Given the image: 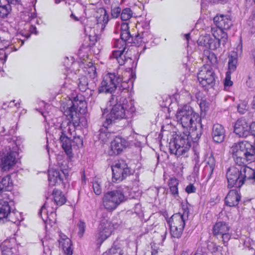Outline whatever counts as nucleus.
<instances>
[{
    "instance_id": "13d9d810",
    "label": "nucleus",
    "mask_w": 255,
    "mask_h": 255,
    "mask_svg": "<svg viewBox=\"0 0 255 255\" xmlns=\"http://www.w3.org/2000/svg\"><path fill=\"white\" fill-rule=\"evenodd\" d=\"M246 85L249 88H253L254 86V84L250 75L248 76L247 79L246 80Z\"/></svg>"
},
{
    "instance_id": "79ce46f5",
    "label": "nucleus",
    "mask_w": 255,
    "mask_h": 255,
    "mask_svg": "<svg viewBox=\"0 0 255 255\" xmlns=\"http://www.w3.org/2000/svg\"><path fill=\"white\" fill-rule=\"evenodd\" d=\"M72 142L74 148H80L83 146V138L80 136H75L72 140Z\"/></svg>"
},
{
    "instance_id": "8fccbe9b",
    "label": "nucleus",
    "mask_w": 255,
    "mask_h": 255,
    "mask_svg": "<svg viewBox=\"0 0 255 255\" xmlns=\"http://www.w3.org/2000/svg\"><path fill=\"white\" fill-rule=\"evenodd\" d=\"M93 188L94 190V193L97 195H99L102 193V188L100 183L98 181H94L93 183Z\"/></svg>"
},
{
    "instance_id": "338daca9",
    "label": "nucleus",
    "mask_w": 255,
    "mask_h": 255,
    "mask_svg": "<svg viewBox=\"0 0 255 255\" xmlns=\"http://www.w3.org/2000/svg\"><path fill=\"white\" fill-rule=\"evenodd\" d=\"M180 255H191L190 251L189 250L183 251Z\"/></svg>"
},
{
    "instance_id": "423d86ee",
    "label": "nucleus",
    "mask_w": 255,
    "mask_h": 255,
    "mask_svg": "<svg viewBox=\"0 0 255 255\" xmlns=\"http://www.w3.org/2000/svg\"><path fill=\"white\" fill-rule=\"evenodd\" d=\"M176 117L177 122L180 123L183 128L187 129L188 128H196V124H198L200 127L203 128L201 117L188 105H185L178 108Z\"/></svg>"
},
{
    "instance_id": "4d7b16f0",
    "label": "nucleus",
    "mask_w": 255,
    "mask_h": 255,
    "mask_svg": "<svg viewBox=\"0 0 255 255\" xmlns=\"http://www.w3.org/2000/svg\"><path fill=\"white\" fill-rule=\"evenodd\" d=\"M75 63V62L73 60V57H71V61L70 62V60L69 59V58L68 57H66L65 58V59L64 61V65L66 69H69V66L70 65H72Z\"/></svg>"
},
{
    "instance_id": "dca6fc26",
    "label": "nucleus",
    "mask_w": 255,
    "mask_h": 255,
    "mask_svg": "<svg viewBox=\"0 0 255 255\" xmlns=\"http://www.w3.org/2000/svg\"><path fill=\"white\" fill-rule=\"evenodd\" d=\"M113 231V225L111 222L106 219L102 220L95 234L96 245L100 247L103 243L111 236Z\"/></svg>"
},
{
    "instance_id": "6e6d98bb",
    "label": "nucleus",
    "mask_w": 255,
    "mask_h": 255,
    "mask_svg": "<svg viewBox=\"0 0 255 255\" xmlns=\"http://www.w3.org/2000/svg\"><path fill=\"white\" fill-rule=\"evenodd\" d=\"M101 12L104 13V14L103 15V19H102L103 22L104 23V24H106L108 23V22L109 20V15L107 13V11L105 9H104V8L102 9Z\"/></svg>"
},
{
    "instance_id": "37998d69",
    "label": "nucleus",
    "mask_w": 255,
    "mask_h": 255,
    "mask_svg": "<svg viewBox=\"0 0 255 255\" xmlns=\"http://www.w3.org/2000/svg\"><path fill=\"white\" fill-rule=\"evenodd\" d=\"M120 39L125 40L128 43H131L133 40V37L131 36L129 31H121L120 34Z\"/></svg>"
},
{
    "instance_id": "f257e3e1",
    "label": "nucleus",
    "mask_w": 255,
    "mask_h": 255,
    "mask_svg": "<svg viewBox=\"0 0 255 255\" xmlns=\"http://www.w3.org/2000/svg\"><path fill=\"white\" fill-rule=\"evenodd\" d=\"M238 166H232L226 172L227 187L240 189L244 184L255 185V169L247 165L242 166L244 161H255V141L247 140L235 143L230 151Z\"/></svg>"
},
{
    "instance_id": "72a5a7b5",
    "label": "nucleus",
    "mask_w": 255,
    "mask_h": 255,
    "mask_svg": "<svg viewBox=\"0 0 255 255\" xmlns=\"http://www.w3.org/2000/svg\"><path fill=\"white\" fill-rule=\"evenodd\" d=\"M30 37V35L24 36L21 34H17L11 40L14 50H17L24 43V41Z\"/></svg>"
},
{
    "instance_id": "864d4df0",
    "label": "nucleus",
    "mask_w": 255,
    "mask_h": 255,
    "mask_svg": "<svg viewBox=\"0 0 255 255\" xmlns=\"http://www.w3.org/2000/svg\"><path fill=\"white\" fill-rule=\"evenodd\" d=\"M121 13V8L120 7H116L111 10V15L113 18H117Z\"/></svg>"
},
{
    "instance_id": "f704fd0d",
    "label": "nucleus",
    "mask_w": 255,
    "mask_h": 255,
    "mask_svg": "<svg viewBox=\"0 0 255 255\" xmlns=\"http://www.w3.org/2000/svg\"><path fill=\"white\" fill-rule=\"evenodd\" d=\"M144 30L141 32V41H143V43H148L150 40H152L153 38V35L151 33L150 31L148 30L149 24L145 25V27L143 28Z\"/></svg>"
},
{
    "instance_id": "ea45409f",
    "label": "nucleus",
    "mask_w": 255,
    "mask_h": 255,
    "mask_svg": "<svg viewBox=\"0 0 255 255\" xmlns=\"http://www.w3.org/2000/svg\"><path fill=\"white\" fill-rule=\"evenodd\" d=\"M42 245L43 246V252L46 253V251H49L51 248H53L54 241L51 239L49 240H47V238L41 240Z\"/></svg>"
},
{
    "instance_id": "c85d7f7f",
    "label": "nucleus",
    "mask_w": 255,
    "mask_h": 255,
    "mask_svg": "<svg viewBox=\"0 0 255 255\" xmlns=\"http://www.w3.org/2000/svg\"><path fill=\"white\" fill-rule=\"evenodd\" d=\"M231 227L229 224L223 221L216 222L213 226L212 233L214 236L219 238V236L226 232H229Z\"/></svg>"
},
{
    "instance_id": "7c9ffc66",
    "label": "nucleus",
    "mask_w": 255,
    "mask_h": 255,
    "mask_svg": "<svg viewBox=\"0 0 255 255\" xmlns=\"http://www.w3.org/2000/svg\"><path fill=\"white\" fill-rule=\"evenodd\" d=\"M191 208L192 206L187 202L185 203H182L181 204V208L183 213H181L180 212L176 213L173 214L172 216L177 215L179 217H180V220H182V221L185 223V221L188 219V216Z\"/></svg>"
},
{
    "instance_id": "9d476101",
    "label": "nucleus",
    "mask_w": 255,
    "mask_h": 255,
    "mask_svg": "<svg viewBox=\"0 0 255 255\" xmlns=\"http://www.w3.org/2000/svg\"><path fill=\"white\" fill-rule=\"evenodd\" d=\"M67 161H63L58 162L59 169H53L48 171V181L49 185L56 186L61 185L64 186V181L66 180L69 176L67 170Z\"/></svg>"
},
{
    "instance_id": "69168bd1",
    "label": "nucleus",
    "mask_w": 255,
    "mask_h": 255,
    "mask_svg": "<svg viewBox=\"0 0 255 255\" xmlns=\"http://www.w3.org/2000/svg\"><path fill=\"white\" fill-rule=\"evenodd\" d=\"M18 213H19V215H17V213H16L14 215H12L13 218H14V219L15 218L17 220L15 222H13V223H16L17 222H19L20 219H19V217L20 218L21 217H20V213L19 212H18Z\"/></svg>"
},
{
    "instance_id": "c756f323",
    "label": "nucleus",
    "mask_w": 255,
    "mask_h": 255,
    "mask_svg": "<svg viewBox=\"0 0 255 255\" xmlns=\"http://www.w3.org/2000/svg\"><path fill=\"white\" fill-rule=\"evenodd\" d=\"M52 195L54 203L57 206H61L66 203V198L61 190L54 188L52 191Z\"/></svg>"
},
{
    "instance_id": "39448f33",
    "label": "nucleus",
    "mask_w": 255,
    "mask_h": 255,
    "mask_svg": "<svg viewBox=\"0 0 255 255\" xmlns=\"http://www.w3.org/2000/svg\"><path fill=\"white\" fill-rule=\"evenodd\" d=\"M128 43L125 40L120 38L116 39L114 42V47L118 48L119 50H114L110 58H115L120 65H123L126 63L132 64V68H136L139 58L140 54L138 51L134 54L133 57L130 56V52L131 50H128L124 54Z\"/></svg>"
},
{
    "instance_id": "de8ad7c7",
    "label": "nucleus",
    "mask_w": 255,
    "mask_h": 255,
    "mask_svg": "<svg viewBox=\"0 0 255 255\" xmlns=\"http://www.w3.org/2000/svg\"><path fill=\"white\" fill-rule=\"evenodd\" d=\"M222 239L223 244L225 246H227L229 241L231 239V234L229 232H226L225 233L219 236Z\"/></svg>"
},
{
    "instance_id": "393cba45",
    "label": "nucleus",
    "mask_w": 255,
    "mask_h": 255,
    "mask_svg": "<svg viewBox=\"0 0 255 255\" xmlns=\"http://www.w3.org/2000/svg\"><path fill=\"white\" fill-rule=\"evenodd\" d=\"M78 86L79 90L82 92H85L87 90L90 91L89 96L93 95L94 92L96 85L93 81L92 83L88 81L86 76H81L78 80Z\"/></svg>"
},
{
    "instance_id": "c03bdc74",
    "label": "nucleus",
    "mask_w": 255,
    "mask_h": 255,
    "mask_svg": "<svg viewBox=\"0 0 255 255\" xmlns=\"http://www.w3.org/2000/svg\"><path fill=\"white\" fill-rule=\"evenodd\" d=\"M77 227L79 230L78 235L79 237L82 238L83 236L85 231L86 223L84 221L80 220L77 224Z\"/></svg>"
},
{
    "instance_id": "bf43d9fd",
    "label": "nucleus",
    "mask_w": 255,
    "mask_h": 255,
    "mask_svg": "<svg viewBox=\"0 0 255 255\" xmlns=\"http://www.w3.org/2000/svg\"><path fill=\"white\" fill-rule=\"evenodd\" d=\"M121 31H129L128 23L127 21L123 22L121 26Z\"/></svg>"
},
{
    "instance_id": "680f3d73",
    "label": "nucleus",
    "mask_w": 255,
    "mask_h": 255,
    "mask_svg": "<svg viewBox=\"0 0 255 255\" xmlns=\"http://www.w3.org/2000/svg\"><path fill=\"white\" fill-rule=\"evenodd\" d=\"M0 43H3V44H5V45H8L9 42L8 40L7 39H5L3 36H2L0 33Z\"/></svg>"
},
{
    "instance_id": "473e14b6",
    "label": "nucleus",
    "mask_w": 255,
    "mask_h": 255,
    "mask_svg": "<svg viewBox=\"0 0 255 255\" xmlns=\"http://www.w3.org/2000/svg\"><path fill=\"white\" fill-rule=\"evenodd\" d=\"M168 185L170 189V193L173 195V196L175 198L178 197V180L175 177H171L168 181Z\"/></svg>"
},
{
    "instance_id": "b1692460",
    "label": "nucleus",
    "mask_w": 255,
    "mask_h": 255,
    "mask_svg": "<svg viewBox=\"0 0 255 255\" xmlns=\"http://www.w3.org/2000/svg\"><path fill=\"white\" fill-rule=\"evenodd\" d=\"M226 130L224 127L221 124H214L212 127L211 133L212 138L214 142L218 143L224 141L225 137Z\"/></svg>"
},
{
    "instance_id": "774afa93",
    "label": "nucleus",
    "mask_w": 255,
    "mask_h": 255,
    "mask_svg": "<svg viewBox=\"0 0 255 255\" xmlns=\"http://www.w3.org/2000/svg\"><path fill=\"white\" fill-rule=\"evenodd\" d=\"M252 131H253V136H255V121L252 122Z\"/></svg>"
},
{
    "instance_id": "7ed1b4c3",
    "label": "nucleus",
    "mask_w": 255,
    "mask_h": 255,
    "mask_svg": "<svg viewBox=\"0 0 255 255\" xmlns=\"http://www.w3.org/2000/svg\"><path fill=\"white\" fill-rule=\"evenodd\" d=\"M201 135V130L192 131L191 134L188 131L176 134L173 140H171L169 143L170 154H174L177 157L187 156V153L191 146L192 141L197 142Z\"/></svg>"
},
{
    "instance_id": "aec40b11",
    "label": "nucleus",
    "mask_w": 255,
    "mask_h": 255,
    "mask_svg": "<svg viewBox=\"0 0 255 255\" xmlns=\"http://www.w3.org/2000/svg\"><path fill=\"white\" fill-rule=\"evenodd\" d=\"M218 40L214 35L206 34L201 36L198 40L200 46L205 47L206 49L215 50L219 47Z\"/></svg>"
},
{
    "instance_id": "0e129e2a",
    "label": "nucleus",
    "mask_w": 255,
    "mask_h": 255,
    "mask_svg": "<svg viewBox=\"0 0 255 255\" xmlns=\"http://www.w3.org/2000/svg\"><path fill=\"white\" fill-rule=\"evenodd\" d=\"M194 255H207V253L202 250H198Z\"/></svg>"
},
{
    "instance_id": "052dcab7",
    "label": "nucleus",
    "mask_w": 255,
    "mask_h": 255,
    "mask_svg": "<svg viewBox=\"0 0 255 255\" xmlns=\"http://www.w3.org/2000/svg\"><path fill=\"white\" fill-rule=\"evenodd\" d=\"M201 166L200 163H194V166L193 168V173L195 175H198L199 172V169Z\"/></svg>"
},
{
    "instance_id": "9b49d317",
    "label": "nucleus",
    "mask_w": 255,
    "mask_h": 255,
    "mask_svg": "<svg viewBox=\"0 0 255 255\" xmlns=\"http://www.w3.org/2000/svg\"><path fill=\"white\" fill-rule=\"evenodd\" d=\"M121 81V77L118 73H108L103 77L101 85L98 88V93L111 94L117 88Z\"/></svg>"
},
{
    "instance_id": "c9c22d12",
    "label": "nucleus",
    "mask_w": 255,
    "mask_h": 255,
    "mask_svg": "<svg viewBox=\"0 0 255 255\" xmlns=\"http://www.w3.org/2000/svg\"><path fill=\"white\" fill-rule=\"evenodd\" d=\"M11 4L8 3L1 5L0 4V18H5L7 17L8 15L11 11Z\"/></svg>"
},
{
    "instance_id": "5701e85b",
    "label": "nucleus",
    "mask_w": 255,
    "mask_h": 255,
    "mask_svg": "<svg viewBox=\"0 0 255 255\" xmlns=\"http://www.w3.org/2000/svg\"><path fill=\"white\" fill-rule=\"evenodd\" d=\"M241 199V195L239 190H230L225 198V204L229 207H236Z\"/></svg>"
},
{
    "instance_id": "bb28decb",
    "label": "nucleus",
    "mask_w": 255,
    "mask_h": 255,
    "mask_svg": "<svg viewBox=\"0 0 255 255\" xmlns=\"http://www.w3.org/2000/svg\"><path fill=\"white\" fill-rule=\"evenodd\" d=\"M13 188V182L9 174L4 176H0V195H3L5 191H10Z\"/></svg>"
},
{
    "instance_id": "603ef678",
    "label": "nucleus",
    "mask_w": 255,
    "mask_h": 255,
    "mask_svg": "<svg viewBox=\"0 0 255 255\" xmlns=\"http://www.w3.org/2000/svg\"><path fill=\"white\" fill-rule=\"evenodd\" d=\"M141 33H138V34L134 37H133V40L131 43L134 44L136 46H139L141 45V43H143V41H141Z\"/></svg>"
},
{
    "instance_id": "f03ea898",
    "label": "nucleus",
    "mask_w": 255,
    "mask_h": 255,
    "mask_svg": "<svg viewBox=\"0 0 255 255\" xmlns=\"http://www.w3.org/2000/svg\"><path fill=\"white\" fill-rule=\"evenodd\" d=\"M120 96L112 95L111 96L108 105L110 107L101 109L102 111V118L105 119L103 122V128L99 130V138H105L107 136V131L108 127L113 124L120 121L126 119L132 116L135 111L134 101L131 99L128 100Z\"/></svg>"
},
{
    "instance_id": "e2e57ef3",
    "label": "nucleus",
    "mask_w": 255,
    "mask_h": 255,
    "mask_svg": "<svg viewBox=\"0 0 255 255\" xmlns=\"http://www.w3.org/2000/svg\"><path fill=\"white\" fill-rule=\"evenodd\" d=\"M8 3L12 5H18L21 3V0H5Z\"/></svg>"
},
{
    "instance_id": "1a4fd4ad",
    "label": "nucleus",
    "mask_w": 255,
    "mask_h": 255,
    "mask_svg": "<svg viewBox=\"0 0 255 255\" xmlns=\"http://www.w3.org/2000/svg\"><path fill=\"white\" fill-rule=\"evenodd\" d=\"M87 105L84 100H79L77 97L74 99V101L71 102V105L69 106L66 105L61 107V111L63 114L69 119H71L74 126H79L81 119L75 120V116L77 117L78 113L84 114L86 111Z\"/></svg>"
},
{
    "instance_id": "3c124183",
    "label": "nucleus",
    "mask_w": 255,
    "mask_h": 255,
    "mask_svg": "<svg viewBox=\"0 0 255 255\" xmlns=\"http://www.w3.org/2000/svg\"><path fill=\"white\" fill-rule=\"evenodd\" d=\"M219 42V47L221 44L225 45L228 41V35L226 33L223 32L220 38H217Z\"/></svg>"
},
{
    "instance_id": "09e8293b",
    "label": "nucleus",
    "mask_w": 255,
    "mask_h": 255,
    "mask_svg": "<svg viewBox=\"0 0 255 255\" xmlns=\"http://www.w3.org/2000/svg\"><path fill=\"white\" fill-rule=\"evenodd\" d=\"M201 111L202 112H206L207 111L209 108V103L205 99H201L199 104Z\"/></svg>"
},
{
    "instance_id": "a18cd8bd",
    "label": "nucleus",
    "mask_w": 255,
    "mask_h": 255,
    "mask_svg": "<svg viewBox=\"0 0 255 255\" xmlns=\"http://www.w3.org/2000/svg\"><path fill=\"white\" fill-rule=\"evenodd\" d=\"M204 54L205 55L208 54V55H207V58L211 64H214L217 62V57L213 52L205 49L204 50Z\"/></svg>"
},
{
    "instance_id": "6ab92c4d",
    "label": "nucleus",
    "mask_w": 255,
    "mask_h": 255,
    "mask_svg": "<svg viewBox=\"0 0 255 255\" xmlns=\"http://www.w3.org/2000/svg\"><path fill=\"white\" fill-rule=\"evenodd\" d=\"M69 122H65L61 124L60 126L61 135L59 139L62 144V147L66 154L71 157L72 155V140L68 137L66 132L70 130V128L68 127Z\"/></svg>"
},
{
    "instance_id": "a878e982",
    "label": "nucleus",
    "mask_w": 255,
    "mask_h": 255,
    "mask_svg": "<svg viewBox=\"0 0 255 255\" xmlns=\"http://www.w3.org/2000/svg\"><path fill=\"white\" fill-rule=\"evenodd\" d=\"M216 166V160L212 154H211L206 159V165L204 167V172L207 180L212 177L213 171Z\"/></svg>"
},
{
    "instance_id": "49530a36",
    "label": "nucleus",
    "mask_w": 255,
    "mask_h": 255,
    "mask_svg": "<svg viewBox=\"0 0 255 255\" xmlns=\"http://www.w3.org/2000/svg\"><path fill=\"white\" fill-rule=\"evenodd\" d=\"M231 73H230L229 72H226V77L224 79V85L225 89H227V88H230L231 87L233 82L231 81Z\"/></svg>"
},
{
    "instance_id": "5fc2aeb1",
    "label": "nucleus",
    "mask_w": 255,
    "mask_h": 255,
    "mask_svg": "<svg viewBox=\"0 0 255 255\" xmlns=\"http://www.w3.org/2000/svg\"><path fill=\"white\" fill-rule=\"evenodd\" d=\"M196 191V188L192 183H190L188 185H187L185 188V191L188 194L195 193Z\"/></svg>"
},
{
    "instance_id": "0eeeda50",
    "label": "nucleus",
    "mask_w": 255,
    "mask_h": 255,
    "mask_svg": "<svg viewBox=\"0 0 255 255\" xmlns=\"http://www.w3.org/2000/svg\"><path fill=\"white\" fill-rule=\"evenodd\" d=\"M10 144L5 147L1 155L0 167L2 171L9 170L15 164L18 156L17 143L13 139Z\"/></svg>"
},
{
    "instance_id": "e433bc0d",
    "label": "nucleus",
    "mask_w": 255,
    "mask_h": 255,
    "mask_svg": "<svg viewBox=\"0 0 255 255\" xmlns=\"http://www.w3.org/2000/svg\"><path fill=\"white\" fill-rule=\"evenodd\" d=\"M120 245L115 242L108 252H105L103 255H122Z\"/></svg>"
},
{
    "instance_id": "2eb2a0df",
    "label": "nucleus",
    "mask_w": 255,
    "mask_h": 255,
    "mask_svg": "<svg viewBox=\"0 0 255 255\" xmlns=\"http://www.w3.org/2000/svg\"><path fill=\"white\" fill-rule=\"evenodd\" d=\"M133 136L131 135L123 137L120 135L116 136L111 143V155H117L121 154L123 151L132 144Z\"/></svg>"
},
{
    "instance_id": "ddd939ff",
    "label": "nucleus",
    "mask_w": 255,
    "mask_h": 255,
    "mask_svg": "<svg viewBox=\"0 0 255 255\" xmlns=\"http://www.w3.org/2000/svg\"><path fill=\"white\" fill-rule=\"evenodd\" d=\"M131 66L127 68L128 72H130L129 74L130 77L128 79V81H122L121 77V81L118 85V92L116 96H120L123 97V99L127 98V97L129 99V97L131 96L132 90L133 88V81L136 77L135 72L134 70L136 68H132V64Z\"/></svg>"
},
{
    "instance_id": "4c0bfd02",
    "label": "nucleus",
    "mask_w": 255,
    "mask_h": 255,
    "mask_svg": "<svg viewBox=\"0 0 255 255\" xmlns=\"http://www.w3.org/2000/svg\"><path fill=\"white\" fill-rule=\"evenodd\" d=\"M85 73L93 80L97 76L96 68L92 63H89L87 67H85Z\"/></svg>"
},
{
    "instance_id": "2f4dec72",
    "label": "nucleus",
    "mask_w": 255,
    "mask_h": 255,
    "mask_svg": "<svg viewBox=\"0 0 255 255\" xmlns=\"http://www.w3.org/2000/svg\"><path fill=\"white\" fill-rule=\"evenodd\" d=\"M238 60V56L237 52H234L229 56L228 69L227 72L232 73L236 70Z\"/></svg>"
},
{
    "instance_id": "6e6552de",
    "label": "nucleus",
    "mask_w": 255,
    "mask_h": 255,
    "mask_svg": "<svg viewBox=\"0 0 255 255\" xmlns=\"http://www.w3.org/2000/svg\"><path fill=\"white\" fill-rule=\"evenodd\" d=\"M12 205L13 201L9 194L0 195V224H3L7 221L14 222L17 220L16 219L13 218L12 215L16 213L19 215V213L15 208H12Z\"/></svg>"
},
{
    "instance_id": "a211bd4d",
    "label": "nucleus",
    "mask_w": 255,
    "mask_h": 255,
    "mask_svg": "<svg viewBox=\"0 0 255 255\" xmlns=\"http://www.w3.org/2000/svg\"><path fill=\"white\" fill-rule=\"evenodd\" d=\"M167 223L170 228L171 237L179 239L182 235L185 223L177 215L172 216L167 220Z\"/></svg>"
},
{
    "instance_id": "4468645a",
    "label": "nucleus",
    "mask_w": 255,
    "mask_h": 255,
    "mask_svg": "<svg viewBox=\"0 0 255 255\" xmlns=\"http://www.w3.org/2000/svg\"><path fill=\"white\" fill-rule=\"evenodd\" d=\"M217 78L209 65H204L198 73V79L203 87L205 88V90H208L209 87L214 88Z\"/></svg>"
},
{
    "instance_id": "412c9836",
    "label": "nucleus",
    "mask_w": 255,
    "mask_h": 255,
    "mask_svg": "<svg viewBox=\"0 0 255 255\" xmlns=\"http://www.w3.org/2000/svg\"><path fill=\"white\" fill-rule=\"evenodd\" d=\"M18 247L14 239L4 241L0 246L1 255H18Z\"/></svg>"
},
{
    "instance_id": "4be33fe9",
    "label": "nucleus",
    "mask_w": 255,
    "mask_h": 255,
    "mask_svg": "<svg viewBox=\"0 0 255 255\" xmlns=\"http://www.w3.org/2000/svg\"><path fill=\"white\" fill-rule=\"evenodd\" d=\"M214 24L222 32L223 29H229L233 25V22L230 15L217 14L213 18Z\"/></svg>"
},
{
    "instance_id": "58836bf2",
    "label": "nucleus",
    "mask_w": 255,
    "mask_h": 255,
    "mask_svg": "<svg viewBox=\"0 0 255 255\" xmlns=\"http://www.w3.org/2000/svg\"><path fill=\"white\" fill-rule=\"evenodd\" d=\"M132 15V12L129 7H127L121 11V18L123 21H127Z\"/></svg>"
},
{
    "instance_id": "a19ab883",
    "label": "nucleus",
    "mask_w": 255,
    "mask_h": 255,
    "mask_svg": "<svg viewBox=\"0 0 255 255\" xmlns=\"http://www.w3.org/2000/svg\"><path fill=\"white\" fill-rule=\"evenodd\" d=\"M46 205V202L41 207L38 213V216L40 217L45 223H46L47 218H48Z\"/></svg>"
},
{
    "instance_id": "20e7f679",
    "label": "nucleus",
    "mask_w": 255,
    "mask_h": 255,
    "mask_svg": "<svg viewBox=\"0 0 255 255\" xmlns=\"http://www.w3.org/2000/svg\"><path fill=\"white\" fill-rule=\"evenodd\" d=\"M134 198L132 189L128 186L120 187L104 193L102 204L105 209L112 212L128 199Z\"/></svg>"
},
{
    "instance_id": "f3484780",
    "label": "nucleus",
    "mask_w": 255,
    "mask_h": 255,
    "mask_svg": "<svg viewBox=\"0 0 255 255\" xmlns=\"http://www.w3.org/2000/svg\"><path fill=\"white\" fill-rule=\"evenodd\" d=\"M233 128V132L239 138H247L253 135L252 123L249 124L245 119H238Z\"/></svg>"
},
{
    "instance_id": "cd10ccee",
    "label": "nucleus",
    "mask_w": 255,
    "mask_h": 255,
    "mask_svg": "<svg viewBox=\"0 0 255 255\" xmlns=\"http://www.w3.org/2000/svg\"><path fill=\"white\" fill-rule=\"evenodd\" d=\"M59 247L62 249L64 253L67 255H72L73 250L71 249L72 242L71 240L65 235H60V239L58 240Z\"/></svg>"
},
{
    "instance_id": "f8f14e48",
    "label": "nucleus",
    "mask_w": 255,
    "mask_h": 255,
    "mask_svg": "<svg viewBox=\"0 0 255 255\" xmlns=\"http://www.w3.org/2000/svg\"><path fill=\"white\" fill-rule=\"evenodd\" d=\"M112 181L119 183L132 174V170L128 166L125 160H119L112 166Z\"/></svg>"
}]
</instances>
